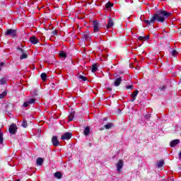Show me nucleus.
<instances>
[{
    "instance_id": "f257e3e1",
    "label": "nucleus",
    "mask_w": 181,
    "mask_h": 181,
    "mask_svg": "<svg viewBox=\"0 0 181 181\" xmlns=\"http://www.w3.org/2000/svg\"><path fill=\"white\" fill-rule=\"evenodd\" d=\"M172 13L161 9L156 11V13L153 16V18H151V22H155V21H157V22H165V19L166 18H169Z\"/></svg>"
},
{
    "instance_id": "f03ea898",
    "label": "nucleus",
    "mask_w": 181,
    "mask_h": 181,
    "mask_svg": "<svg viewBox=\"0 0 181 181\" xmlns=\"http://www.w3.org/2000/svg\"><path fill=\"white\" fill-rule=\"evenodd\" d=\"M8 131L11 135H15V134H16V132L18 131V127L16 126V124L13 123L11 124Z\"/></svg>"
},
{
    "instance_id": "7ed1b4c3",
    "label": "nucleus",
    "mask_w": 181,
    "mask_h": 181,
    "mask_svg": "<svg viewBox=\"0 0 181 181\" xmlns=\"http://www.w3.org/2000/svg\"><path fill=\"white\" fill-rule=\"evenodd\" d=\"M93 32L95 33H97V32H100V24L98 23V21H93Z\"/></svg>"
},
{
    "instance_id": "20e7f679",
    "label": "nucleus",
    "mask_w": 181,
    "mask_h": 181,
    "mask_svg": "<svg viewBox=\"0 0 181 181\" xmlns=\"http://www.w3.org/2000/svg\"><path fill=\"white\" fill-rule=\"evenodd\" d=\"M35 103H36V99L35 98H31L28 101H25L23 103V107H25V108H27V107H29V105H32V104H35Z\"/></svg>"
},
{
    "instance_id": "39448f33",
    "label": "nucleus",
    "mask_w": 181,
    "mask_h": 181,
    "mask_svg": "<svg viewBox=\"0 0 181 181\" xmlns=\"http://www.w3.org/2000/svg\"><path fill=\"white\" fill-rule=\"evenodd\" d=\"M6 36H12V37H15L16 36V30L13 29L7 30L6 33Z\"/></svg>"
},
{
    "instance_id": "423d86ee",
    "label": "nucleus",
    "mask_w": 181,
    "mask_h": 181,
    "mask_svg": "<svg viewBox=\"0 0 181 181\" xmlns=\"http://www.w3.org/2000/svg\"><path fill=\"white\" fill-rule=\"evenodd\" d=\"M18 50H20L22 54L20 57L21 60H23V59H28V54L23 50L22 48H18Z\"/></svg>"
},
{
    "instance_id": "0eeeda50",
    "label": "nucleus",
    "mask_w": 181,
    "mask_h": 181,
    "mask_svg": "<svg viewBox=\"0 0 181 181\" xmlns=\"http://www.w3.org/2000/svg\"><path fill=\"white\" fill-rule=\"evenodd\" d=\"M71 136H73V134L70 132H66L64 134H62L61 139H66V141H69V139H70V138H71Z\"/></svg>"
},
{
    "instance_id": "6e6552de",
    "label": "nucleus",
    "mask_w": 181,
    "mask_h": 181,
    "mask_svg": "<svg viewBox=\"0 0 181 181\" xmlns=\"http://www.w3.org/2000/svg\"><path fill=\"white\" fill-rule=\"evenodd\" d=\"M52 142L54 145V146H59V145H60V142L59 141V140L57 139V136H54L52 138Z\"/></svg>"
},
{
    "instance_id": "1a4fd4ad",
    "label": "nucleus",
    "mask_w": 181,
    "mask_h": 181,
    "mask_svg": "<svg viewBox=\"0 0 181 181\" xmlns=\"http://www.w3.org/2000/svg\"><path fill=\"white\" fill-rule=\"evenodd\" d=\"M112 26H114V21L112 18H109L106 28L107 29H110V28H112Z\"/></svg>"
},
{
    "instance_id": "9d476101",
    "label": "nucleus",
    "mask_w": 181,
    "mask_h": 181,
    "mask_svg": "<svg viewBox=\"0 0 181 181\" xmlns=\"http://www.w3.org/2000/svg\"><path fill=\"white\" fill-rule=\"evenodd\" d=\"M138 94H139V91L138 90H136L133 92V93L132 94V99L131 100L132 103H134V101L136 100V95H138Z\"/></svg>"
},
{
    "instance_id": "9b49d317",
    "label": "nucleus",
    "mask_w": 181,
    "mask_h": 181,
    "mask_svg": "<svg viewBox=\"0 0 181 181\" xmlns=\"http://www.w3.org/2000/svg\"><path fill=\"white\" fill-rule=\"evenodd\" d=\"M180 142V140L179 139L173 140L170 143V146H171V148H174V146H176V145L179 144Z\"/></svg>"
},
{
    "instance_id": "f8f14e48",
    "label": "nucleus",
    "mask_w": 181,
    "mask_h": 181,
    "mask_svg": "<svg viewBox=\"0 0 181 181\" xmlns=\"http://www.w3.org/2000/svg\"><path fill=\"white\" fill-rule=\"evenodd\" d=\"M123 166H124V163L122 162V160H119V161L117 164L118 172L121 171V168H123Z\"/></svg>"
},
{
    "instance_id": "ddd939ff",
    "label": "nucleus",
    "mask_w": 181,
    "mask_h": 181,
    "mask_svg": "<svg viewBox=\"0 0 181 181\" xmlns=\"http://www.w3.org/2000/svg\"><path fill=\"white\" fill-rule=\"evenodd\" d=\"M30 42L33 43V45H36L38 43L39 40H37L35 36H32L30 37Z\"/></svg>"
},
{
    "instance_id": "4468645a",
    "label": "nucleus",
    "mask_w": 181,
    "mask_h": 181,
    "mask_svg": "<svg viewBox=\"0 0 181 181\" xmlns=\"http://www.w3.org/2000/svg\"><path fill=\"white\" fill-rule=\"evenodd\" d=\"M122 81V78L119 77V78H116L114 82V86H115V87H118V86H119V84H121Z\"/></svg>"
},
{
    "instance_id": "2eb2a0df",
    "label": "nucleus",
    "mask_w": 181,
    "mask_h": 181,
    "mask_svg": "<svg viewBox=\"0 0 181 181\" xmlns=\"http://www.w3.org/2000/svg\"><path fill=\"white\" fill-rule=\"evenodd\" d=\"M82 36L86 40H88V37H90V31L83 33Z\"/></svg>"
},
{
    "instance_id": "dca6fc26",
    "label": "nucleus",
    "mask_w": 181,
    "mask_h": 181,
    "mask_svg": "<svg viewBox=\"0 0 181 181\" xmlns=\"http://www.w3.org/2000/svg\"><path fill=\"white\" fill-rule=\"evenodd\" d=\"M98 70V67L97 66V64H93L91 66V71L93 73H95Z\"/></svg>"
},
{
    "instance_id": "f3484780",
    "label": "nucleus",
    "mask_w": 181,
    "mask_h": 181,
    "mask_svg": "<svg viewBox=\"0 0 181 181\" xmlns=\"http://www.w3.org/2000/svg\"><path fill=\"white\" fill-rule=\"evenodd\" d=\"M83 134L86 136L90 135V127H86L83 131Z\"/></svg>"
},
{
    "instance_id": "a211bd4d",
    "label": "nucleus",
    "mask_w": 181,
    "mask_h": 181,
    "mask_svg": "<svg viewBox=\"0 0 181 181\" xmlns=\"http://www.w3.org/2000/svg\"><path fill=\"white\" fill-rule=\"evenodd\" d=\"M37 165H38V166H42V165H43V158H38L37 159Z\"/></svg>"
},
{
    "instance_id": "6ab92c4d",
    "label": "nucleus",
    "mask_w": 181,
    "mask_h": 181,
    "mask_svg": "<svg viewBox=\"0 0 181 181\" xmlns=\"http://www.w3.org/2000/svg\"><path fill=\"white\" fill-rule=\"evenodd\" d=\"M74 115H75L74 112H71L68 117L69 121H73V119H74Z\"/></svg>"
},
{
    "instance_id": "aec40b11",
    "label": "nucleus",
    "mask_w": 181,
    "mask_h": 181,
    "mask_svg": "<svg viewBox=\"0 0 181 181\" xmlns=\"http://www.w3.org/2000/svg\"><path fill=\"white\" fill-rule=\"evenodd\" d=\"M54 177H57V179H62V173H60V172H57V173H55L54 174Z\"/></svg>"
},
{
    "instance_id": "412c9836",
    "label": "nucleus",
    "mask_w": 181,
    "mask_h": 181,
    "mask_svg": "<svg viewBox=\"0 0 181 181\" xmlns=\"http://www.w3.org/2000/svg\"><path fill=\"white\" fill-rule=\"evenodd\" d=\"M139 40H149V35H146L144 37H139Z\"/></svg>"
},
{
    "instance_id": "4be33fe9",
    "label": "nucleus",
    "mask_w": 181,
    "mask_h": 181,
    "mask_svg": "<svg viewBox=\"0 0 181 181\" xmlns=\"http://www.w3.org/2000/svg\"><path fill=\"white\" fill-rule=\"evenodd\" d=\"M78 78H79V80H81L82 81H87V77L83 75L78 76Z\"/></svg>"
},
{
    "instance_id": "5701e85b",
    "label": "nucleus",
    "mask_w": 181,
    "mask_h": 181,
    "mask_svg": "<svg viewBox=\"0 0 181 181\" xmlns=\"http://www.w3.org/2000/svg\"><path fill=\"white\" fill-rule=\"evenodd\" d=\"M41 78L42 81H46V78H47V75H46V73H42L41 74Z\"/></svg>"
},
{
    "instance_id": "b1692460",
    "label": "nucleus",
    "mask_w": 181,
    "mask_h": 181,
    "mask_svg": "<svg viewBox=\"0 0 181 181\" xmlns=\"http://www.w3.org/2000/svg\"><path fill=\"white\" fill-rule=\"evenodd\" d=\"M163 166V160H159L157 162V168H162Z\"/></svg>"
},
{
    "instance_id": "393cba45",
    "label": "nucleus",
    "mask_w": 181,
    "mask_h": 181,
    "mask_svg": "<svg viewBox=\"0 0 181 181\" xmlns=\"http://www.w3.org/2000/svg\"><path fill=\"white\" fill-rule=\"evenodd\" d=\"M112 127H113L112 123H108L105 125V129H110V128H112Z\"/></svg>"
},
{
    "instance_id": "a878e982",
    "label": "nucleus",
    "mask_w": 181,
    "mask_h": 181,
    "mask_svg": "<svg viewBox=\"0 0 181 181\" xmlns=\"http://www.w3.org/2000/svg\"><path fill=\"white\" fill-rule=\"evenodd\" d=\"M6 78H2L1 80H0V84L1 86H4V84H6Z\"/></svg>"
},
{
    "instance_id": "bb28decb",
    "label": "nucleus",
    "mask_w": 181,
    "mask_h": 181,
    "mask_svg": "<svg viewBox=\"0 0 181 181\" xmlns=\"http://www.w3.org/2000/svg\"><path fill=\"white\" fill-rule=\"evenodd\" d=\"M6 94H8L6 90H4L1 94H0V100L4 98V97H6Z\"/></svg>"
},
{
    "instance_id": "cd10ccee",
    "label": "nucleus",
    "mask_w": 181,
    "mask_h": 181,
    "mask_svg": "<svg viewBox=\"0 0 181 181\" xmlns=\"http://www.w3.org/2000/svg\"><path fill=\"white\" fill-rule=\"evenodd\" d=\"M0 144H4V134L0 131Z\"/></svg>"
},
{
    "instance_id": "c85d7f7f",
    "label": "nucleus",
    "mask_w": 181,
    "mask_h": 181,
    "mask_svg": "<svg viewBox=\"0 0 181 181\" xmlns=\"http://www.w3.org/2000/svg\"><path fill=\"white\" fill-rule=\"evenodd\" d=\"M59 56H60V57H64V58L67 57V54L64 52H61L59 53Z\"/></svg>"
},
{
    "instance_id": "c756f323",
    "label": "nucleus",
    "mask_w": 181,
    "mask_h": 181,
    "mask_svg": "<svg viewBox=\"0 0 181 181\" xmlns=\"http://www.w3.org/2000/svg\"><path fill=\"white\" fill-rule=\"evenodd\" d=\"M22 126L23 127V128H26L28 127V122L26 121V119H23Z\"/></svg>"
},
{
    "instance_id": "7c9ffc66",
    "label": "nucleus",
    "mask_w": 181,
    "mask_h": 181,
    "mask_svg": "<svg viewBox=\"0 0 181 181\" xmlns=\"http://www.w3.org/2000/svg\"><path fill=\"white\" fill-rule=\"evenodd\" d=\"M112 6H114V4H111V2H108L107 4H106V8H112Z\"/></svg>"
},
{
    "instance_id": "2f4dec72",
    "label": "nucleus",
    "mask_w": 181,
    "mask_h": 181,
    "mask_svg": "<svg viewBox=\"0 0 181 181\" xmlns=\"http://www.w3.org/2000/svg\"><path fill=\"white\" fill-rule=\"evenodd\" d=\"M152 19L149 20H144L145 23H147V25H151V23H153V22L151 21Z\"/></svg>"
},
{
    "instance_id": "473e14b6",
    "label": "nucleus",
    "mask_w": 181,
    "mask_h": 181,
    "mask_svg": "<svg viewBox=\"0 0 181 181\" xmlns=\"http://www.w3.org/2000/svg\"><path fill=\"white\" fill-rule=\"evenodd\" d=\"M126 88H127V90H129V89L132 90V88H134V86L129 85V86H126Z\"/></svg>"
},
{
    "instance_id": "72a5a7b5",
    "label": "nucleus",
    "mask_w": 181,
    "mask_h": 181,
    "mask_svg": "<svg viewBox=\"0 0 181 181\" xmlns=\"http://www.w3.org/2000/svg\"><path fill=\"white\" fill-rule=\"evenodd\" d=\"M176 54H177V52L176 50H173L172 52V56H176Z\"/></svg>"
},
{
    "instance_id": "f704fd0d",
    "label": "nucleus",
    "mask_w": 181,
    "mask_h": 181,
    "mask_svg": "<svg viewBox=\"0 0 181 181\" xmlns=\"http://www.w3.org/2000/svg\"><path fill=\"white\" fill-rule=\"evenodd\" d=\"M52 35H57V30L52 31Z\"/></svg>"
},
{
    "instance_id": "c9c22d12",
    "label": "nucleus",
    "mask_w": 181,
    "mask_h": 181,
    "mask_svg": "<svg viewBox=\"0 0 181 181\" xmlns=\"http://www.w3.org/2000/svg\"><path fill=\"white\" fill-rule=\"evenodd\" d=\"M107 90H109V91H112V88H108Z\"/></svg>"
},
{
    "instance_id": "e433bc0d",
    "label": "nucleus",
    "mask_w": 181,
    "mask_h": 181,
    "mask_svg": "<svg viewBox=\"0 0 181 181\" xmlns=\"http://www.w3.org/2000/svg\"><path fill=\"white\" fill-rule=\"evenodd\" d=\"M179 156H180V158H181V151H180V153H179Z\"/></svg>"
},
{
    "instance_id": "4c0bfd02",
    "label": "nucleus",
    "mask_w": 181,
    "mask_h": 181,
    "mask_svg": "<svg viewBox=\"0 0 181 181\" xmlns=\"http://www.w3.org/2000/svg\"><path fill=\"white\" fill-rule=\"evenodd\" d=\"M165 86H163V88H161V90H163V89H165Z\"/></svg>"
},
{
    "instance_id": "58836bf2",
    "label": "nucleus",
    "mask_w": 181,
    "mask_h": 181,
    "mask_svg": "<svg viewBox=\"0 0 181 181\" xmlns=\"http://www.w3.org/2000/svg\"><path fill=\"white\" fill-rule=\"evenodd\" d=\"M103 129H104V128H101V129H100V131H103Z\"/></svg>"
},
{
    "instance_id": "ea45409f",
    "label": "nucleus",
    "mask_w": 181,
    "mask_h": 181,
    "mask_svg": "<svg viewBox=\"0 0 181 181\" xmlns=\"http://www.w3.org/2000/svg\"><path fill=\"white\" fill-rule=\"evenodd\" d=\"M1 66L4 65V63H1Z\"/></svg>"
},
{
    "instance_id": "a19ab883",
    "label": "nucleus",
    "mask_w": 181,
    "mask_h": 181,
    "mask_svg": "<svg viewBox=\"0 0 181 181\" xmlns=\"http://www.w3.org/2000/svg\"><path fill=\"white\" fill-rule=\"evenodd\" d=\"M0 71H1V69H0Z\"/></svg>"
}]
</instances>
